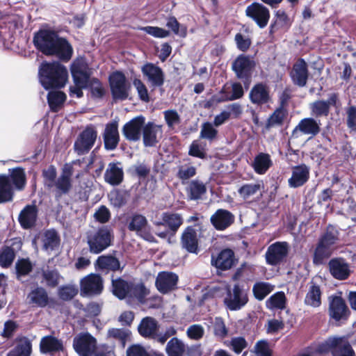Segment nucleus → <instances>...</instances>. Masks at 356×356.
<instances>
[{"instance_id": "nucleus-15", "label": "nucleus", "mask_w": 356, "mask_h": 356, "mask_svg": "<svg viewBox=\"0 0 356 356\" xmlns=\"http://www.w3.org/2000/svg\"><path fill=\"white\" fill-rule=\"evenodd\" d=\"M141 71L152 87H161L163 85L165 75L162 69L159 66L147 63L142 67Z\"/></svg>"}, {"instance_id": "nucleus-34", "label": "nucleus", "mask_w": 356, "mask_h": 356, "mask_svg": "<svg viewBox=\"0 0 356 356\" xmlns=\"http://www.w3.org/2000/svg\"><path fill=\"white\" fill-rule=\"evenodd\" d=\"M38 209L35 205L26 206L19 216V221L25 229L33 227L37 219Z\"/></svg>"}, {"instance_id": "nucleus-25", "label": "nucleus", "mask_w": 356, "mask_h": 356, "mask_svg": "<svg viewBox=\"0 0 356 356\" xmlns=\"http://www.w3.org/2000/svg\"><path fill=\"white\" fill-rule=\"evenodd\" d=\"M103 137L106 149L113 150L116 148L120 139L116 122H112L106 125Z\"/></svg>"}, {"instance_id": "nucleus-49", "label": "nucleus", "mask_w": 356, "mask_h": 356, "mask_svg": "<svg viewBox=\"0 0 356 356\" xmlns=\"http://www.w3.org/2000/svg\"><path fill=\"white\" fill-rule=\"evenodd\" d=\"M149 294V290L143 284H131L129 291V299H136L140 302L144 301L145 298Z\"/></svg>"}, {"instance_id": "nucleus-19", "label": "nucleus", "mask_w": 356, "mask_h": 356, "mask_svg": "<svg viewBox=\"0 0 356 356\" xmlns=\"http://www.w3.org/2000/svg\"><path fill=\"white\" fill-rule=\"evenodd\" d=\"M129 230L136 232L144 239L151 241L153 236L149 232V227L146 218L142 215L136 214L132 216L128 225Z\"/></svg>"}, {"instance_id": "nucleus-22", "label": "nucleus", "mask_w": 356, "mask_h": 356, "mask_svg": "<svg viewBox=\"0 0 356 356\" xmlns=\"http://www.w3.org/2000/svg\"><path fill=\"white\" fill-rule=\"evenodd\" d=\"M234 221V216L227 210L218 209L211 217V222L217 230H225Z\"/></svg>"}, {"instance_id": "nucleus-33", "label": "nucleus", "mask_w": 356, "mask_h": 356, "mask_svg": "<svg viewBox=\"0 0 356 356\" xmlns=\"http://www.w3.org/2000/svg\"><path fill=\"white\" fill-rule=\"evenodd\" d=\"M348 308L344 300L339 296L332 298L330 303V314L336 321H339L346 317Z\"/></svg>"}, {"instance_id": "nucleus-60", "label": "nucleus", "mask_w": 356, "mask_h": 356, "mask_svg": "<svg viewBox=\"0 0 356 356\" xmlns=\"http://www.w3.org/2000/svg\"><path fill=\"white\" fill-rule=\"evenodd\" d=\"M127 356H149V353L145 346L135 343L129 346L126 351Z\"/></svg>"}, {"instance_id": "nucleus-31", "label": "nucleus", "mask_w": 356, "mask_h": 356, "mask_svg": "<svg viewBox=\"0 0 356 356\" xmlns=\"http://www.w3.org/2000/svg\"><path fill=\"white\" fill-rule=\"evenodd\" d=\"M63 341L58 338L49 335L43 337L40 343V350L42 353L53 354L63 350Z\"/></svg>"}, {"instance_id": "nucleus-35", "label": "nucleus", "mask_w": 356, "mask_h": 356, "mask_svg": "<svg viewBox=\"0 0 356 356\" xmlns=\"http://www.w3.org/2000/svg\"><path fill=\"white\" fill-rule=\"evenodd\" d=\"M321 287L313 282H310L305 298V304L312 307H318L321 305Z\"/></svg>"}, {"instance_id": "nucleus-40", "label": "nucleus", "mask_w": 356, "mask_h": 356, "mask_svg": "<svg viewBox=\"0 0 356 356\" xmlns=\"http://www.w3.org/2000/svg\"><path fill=\"white\" fill-rule=\"evenodd\" d=\"M72 173L70 170H64L60 176L56 179L54 187L59 195L67 194L72 188Z\"/></svg>"}, {"instance_id": "nucleus-3", "label": "nucleus", "mask_w": 356, "mask_h": 356, "mask_svg": "<svg viewBox=\"0 0 356 356\" xmlns=\"http://www.w3.org/2000/svg\"><path fill=\"white\" fill-rule=\"evenodd\" d=\"M339 241V231L332 226L329 225L325 232L322 235L315 249L313 262L316 265H321L329 258Z\"/></svg>"}, {"instance_id": "nucleus-41", "label": "nucleus", "mask_w": 356, "mask_h": 356, "mask_svg": "<svg viewBox=\"0 0 356 356\" xmlns=\"http://www.w3.org/2000/svg\"><path fill=\"white\" fill-rule=\"evenodd\" d=\"M131 284L121 278L113 280L112 291L120 299H129Z\"/></svg>"}, {"instance_id": "nucleus-11", "label": "nucleus", "mask_w": 356, "mask_h": 356, "mask_svg": "<svg viewBox=\"0 0 356 356\" xmlns=\"http://www.w3.org/2000/svg\"><path fill=\"white\" fill-rule=\"evenodd\" d=\"M111 90L114 99H125L128 97L129 87L125 76L120 72H113L109 77Z\"/></svg>"}, {"instance_id": "nucleus-55", "label": "nucleus", "mask_w": 356, "mask_h": 356, "mask_svg": "<svg viewBox=\"0 0 356 356\" xmlns=\"http://www.w3.org/2000/svg\"><path fill=\"white\" fill-rule=\"evenodd\" d=\"M147 34L157 38H165L168 37L170 31L158 26H147L140 29Z\"/></svg>"}, {"instance_id": "nucleus-61", "label": "nucleus", "mask_w": 356, "mask_h": 356, "mask_svg": "<svg viewBox=\"0 0 356 356\" xmlns=\"http://www.w3.org/2000/svg\"><path fill=\"white\" fill-rule=\"evenodd\" d=\"M188 154L191 156L197 158H205L206 152L204 149V145L197 140L193 141L190 146Z\"/></svg>"}, {"instance_id": "nucleus-44", "label": "nucleus", "mask_w": 356, "mask_h": 356, "mask_svg": "<svg viewBox=\"0 0 356 356\" xmlns=\"http://www.w3.org/2000/svg\"><path fill=\"white\" fill-rule=\"evenodd\" d=\"M97 268L101 270H117L120 268L119 261L112 256H100L96 261Z\"/></svg>"}, {"instance_id": "nucleus-10", "label": "nucleus", "mask_w": 356, "mask_h": 356, "mask_svg": "<svg viewBox=\"0 0 356 356\" xmlns=\"http://www.w3.org/2000/svg\"><path fill=\"white\" fill-rule=\"evenodd\" d=\"M80 290L82 296L100 294L103 290V281L101 276L97 274L86 276L81 280Z\"/></svg>"}, {"instance_id": "nucleus-7", "label": "nucleus", "mask_w": 356, "mask_h": 356, "mask_svg": "<svg viewBox=\"0 0 356 356\" xmlns=\"http://www.w3.org/2000/svg\"><path fill=\"white\" fill-rule=\"evenodd\" d=\"M248 302V291L238 284L227 289L224 298L225 306L231 311L241 309Z\"/></svg>"}, {"instance_id": "nucleus-21", "label": "nucleus", "mask_w": 356, "mask_h": 356, "mask_svg": "<svg viewBox=\"0 0 356 356\" xmlns=\"http://www.w3.org/2000/svg\"><path fill=\"white\" fill-rule=\"evenodd\" d=\"M309 168L301 164L292 168L291 177L288 183L291 188H298L304 185L309 178Z\"/></svg>"}, {"instance_id": "nucleus-64", "label": "nucleus", "mask_w": 356, "mask_h": 356, "mask_svg": "<svg viewBox=\"0 0 356 356\" xmlns=\"http://www.w3.org/2000/svg\"><path fill=\"white\" fill-rule=\"evenodd\" d=\"M78 292L76 287L74 286H65L59 289V296L64 300H69L74 298Z\"/></svg>"}, {"instance_id": "nucleus-37", "label": "nucleus", "mask_w": 356, "mask_h": 356, "mask_svg": "<svg viewBox=\"0 0 356 356\" xmlns=\"http://www.w3.org/2000/svg\"><path fill=\"white\" fill-rule=\"evenodd\" d=\"M181 245L187 251L195 253L197 250V234L194 229L188 227L182 234Z\"/></svg>"}, {"instance_id": "nucleus-28", "label": "nucleus", "mask_w": 356, "mask_h": 356, "mask_svg": "<svg viewBox=\"0 0 356 356\" xmlns=\"http://www.w3.org/2000/svg\"><path fill=\"white\" fill-rule=\"evenodd\" d=\"M124 177L122 164L118 163H110L104 173L105 181L111 185L120 184Z\"/></svg>"}, {"instance_id": "nucleus-6", "label": "nucleus", "mask_w": 356, "mask_h": 356, "mask_svg": "<svg viewBox=\"0 0 356 356\" xmlns=\"http://www.w3.org/2000/svg\"><path fill=\"white\" fill-rule=\"evenodd\" d=\"M112 238L111 229L107 227L89 232L87 239L90 252L99 254L106 249L111 245Z\"/></svg>"}, {"instance_id": "nucleus-50", "label": "nucleus", "mask_w": 356, "mask_h": 356, "mask_svg": "<svg viewBox=\"0 0 356 356\" xmlns=\"http://www.w3.org/2000/svg\"><path fill=\"white\" fill-rule=\"evenodd\" d=\"M286 297L284 292H277L271 296L266 301V306L269 309H283L285 306Z\"/></svg>"}, {"instance_id": "nucleus-26", "label": "nucleus", "mask_w": 356, "mask_h": 356, "mask_svg": "<svg viewBox=\"0 0 356 356\" xmlns=\"http://www.w3.org/2000/svg\"><path fill=\"white\" fill-rule=\"evenodd\" d=\"M234 263V254L230 249L222 250L216 257H212L211 264L216 268L225 270L232 268Z\"/></svg>"}, {"instance_id": "nucleus-9", "label": "nucleus", "mask_w": 356, "mask_h": 356, "mask_svg": "<svg viewBox=\"0 0 356 356\" xmlns=\"http://www.w3.org/2000/svg\"><path fill=\"white\" fill-rule=\"evenodd\" d=\"M73 346L80 356H91L96 348V339L88 333H81L74 337Z\"/></svg>"}, {"instance_id": "nucleus-48", "label": "nucleus", "mask_w": 356, "mask_h": 356, "mask_svg": "<svg viewBox=\"0 0 356 356\" xmlns=\"http://www.w3.org/2000/svg\"><path fill=\"white\" fill-rule=\"evenodd\" d=\"M273 290V286L267 282L256 283L252 288L254 297L259 300H263Z\"/></svg>"}, {"instance_id": "nucleus-17", "label": "nucleus", "mask_w": 356, "mask_h": 356, "mask_svg": "<svg viewBox=\"0 0 356 356\" xmlns=\"http://www.w3.org/2000/svg\"><path fill=\"white\" fill-rule=\"evenodd\" d=\"M178 276L172 272H160L156 278L155 285L158 291L162 293H167L176 289Z\"/></svg>"}, {"instance_id": "nucleus-52", "label": "nucleus", "mask_w": 356, "mask_h": 356, "mask_svg": "<svg viewBox=\"0 0 356 356\" xmlns=\"http://www.w3.org/2000/svg\"><path fill=\"white\" fill-rule=\"evenodd\" d=\"M166 26L176 35L183 38L186 36V28L181 26L175 17H170L167 19Z\"/></svg>"}, {"instance_id": "nucleus-32", "label": "nucleus", "mask_w": 356, "mask_h": 356, "mask_svg": "<svg viewBox=\"0 0 356 356\" xmlns=\"http://www.w3.org/2000/svg\"><path fill=\"white\" fill-rule=\"evenodd\" d=\"M182 223L183 218L180 214L165 212L162 214V222H157L155 224L167 226L171 230V233L175 234Z\"/></svg>"}, {"instance_id": "nucleus-39", "label": "nucleus", "mask_w": 356, "mask_h": 356, "mask_svg": "<svg viewBox=\"0 0 356 356\" xmlns=\"http://www.w3.org/2000/svg\"><path fill=\"white\" fill-rule=\"evenodd\" d=\"M232 94L231 95H224L225 88H222L220 92V95H213L212 101L213 102H222L225 101H232L239 99L243 95V89L241 83H235L232 86Z\"/></svg>"}, {"instance_id": "nucleus-38", "label": "nucleus", "mask_w": 356, "mask_h": 356, "mask_svg": "<svg viewBox=\"0 0 356 356\" xmlns=\"http://www.w3.org/2000/svg\"><path fill=\"white\" fill-rule=\"evenodd\" d=\"M250 101L255 104L261 105L268 102L269 92L266 86L262 83L255 85L250 92Z\"/></svg>"}, {"instance_id": "nucleus-30", "label": "nucleus", "mask_w": 356, "mask_h": 356, "mask_svg": "<svg viewBox=\"0 0 356 356\" xmlns=\"http://www.w3.org/2000/svg\"><path fill=\"white\" fill-rule=\"evenodd\" d=\"M159 330L158 322L152 317L143 318L138 326L139 334L148 339H155Z\"/></svg>"}, {"instance_id": "nucleus-14", "label": "nucleus", "mask_w": 356, "mask_h": 356, "mask_svg": "<svg viewBox=\"0 0 356 356\" xmlns=\"http://www.w3.org/2000/svg\"><path fill=\"white\" fill-rule=\"evenodd\" d=\"M289 245L286 242H276L270 245L266 253V262L270 265H277L286 257Z\"/></svg>"}, {"instance_id": "nucleus-27", "label": "nucleus", "mask_w": 356, "mask_h": 356, "mask_svg": "<svg viewBox=\"0 0 356 356\" xmlns=\"http://www.w3.org/2000/svg\"><path fill=\"white\" fill-rule=\"evenodd\" d=\"M291 79L296 85L303 87L306 85L308 78L307 65L303 60H299L294 64L291 72Z\"/></svg>"}, {"instance_id": "nucleus-23", "label": "nucleus", "mask_w": 356, "mask_h": 356, "mask_svg": "<svg viewBox=\"0 0 356 356\" xmlns=\"http://www.w3.org/2000/svg\"><path fill=\"white\" fill-rule=\"evenodd\" d=\"M27 300L29 305L43 308L47 306L51 300L43 287L37 286L29 293Z\"/></svg>"}, {"instance_id": "nucleus-43", "label": "nucleus", "mask_w": 356, "mask_h": 356, "mask_svg": "<svg viewBox=\"0 0 356 356\" xmlns=\"http://www.w3.org/2000/svg\"><path fill=\"white\" fill-rule=\"evenodd\" d=\"M186 350L184 343L177 337L171 339L165 347L168 356H183Z\"/></svg>"}, {"instance_id": "nucleus-62", "label": "nucleus", "mask_w": 356, "mask_h": 356, "mask_svg": "<svg viewBox=\"0 0 356 356\" xmlns=\"http://www.w3.org/2000/svg\"><path fill=\"white\" fill-rule=\"evenodd\" d=\"M133 84L138 92L139 98L145 102H148L149 97L145 85L138 79H135Z\"/></svg>"}, {"instance_id": "nucleus-4", "label": "nucleus", "mask_w": 356, "mask_h": 356, "mask_svg": "<svg viewBox=\"0 0 356 356\" xmlns=\"http://www.w3.org/2000/svg\"><path fill=\"white\" fill-rule=\"evenodd\" d=\"M315 351L320 354L331 353L332 356H355V353L345 337L332 336L320 342Z\"/></svg>"}, {"instance_id": "nucleus-12", "label": "nucleus", "mask_w": 356, "mask_h": 356, "mask_svg": "<svg viewBox=\"0 0 356 356\" xmlns=\"http://www.w3.org/2000/svg\"><path fill=\"white\" fill-rule=\"evenodd\" d=\"M70 70L74 83L82 87L88 86L90 72L87 63L83 58L75 60L71 65Z\"/></svg>"}, {"instance_id": "nucleus-16", "label": "nucleus", "mask_w": 356, "mask_h": 356, "mask_svg": "<svg viewBox=\"0 0 356 356\" xmlns=\"http://www.w3.org/2000/svg\"><path fill=\"white\" fill-rule=\"evenodd\" d=\"M145 125V118L137 116L126 123L122 129L124 137L131 141H138Z\"/></svg>"}, {"instance_id": "nucleus-46", "label": "nucleus", "mask_w": 356, "mask_h": 356, "mask_svg": "<svg viewBox=\"0 0 356 356\" xmlns=\"http://www.w3.org/2000/svg\"><path fill=\"white\" fill-rule=\"evenodd\" d=\"M66 99V95L60 91L49 92L47 96L48 103L51 109L58 111Z\"/></svg>"}, {"instance_id": "nucleus-63", "label": "nucleus", "mask_w": 356, "mask_h": 356, "mask_svg": "<svg viewBox=\"0 0 356 356\" xmlns=\"http://www.w3.org/2000/svg\"><path fill=\"white\" fill-rule=\"evenodd\" d=\"M218 131L213 127L210 122H205L202 126L200 136L202 138L212 140L216 138Z\"/></svg>"}, {"instance_id": "nucleus-1", "label": "nucleus", "mask_w": 356, "mask_h": 356, "mask_svg": "<svg viewBox=\"0 0 356 356\" xmlns=\"http://www.w3.org/2000/svg\"><path fill=\"white\" fill-rule=\"evenodd\" d=\"M33 44L43 54L54 56L62 61H69L73 54V48L70 42L51 30L41 29L35 33Z\"/></svg>"}, {"instance_id": "nucleus-42", "label": "nucleus", "mask_w": 356, "mask_h": 356, "mask_svg": "<svg viewBox=\"0 0 356 356\" xmlns=\"http://www.w3.org/2000/svg\"><path fill=\"white\" fill-rule=\"evenodd\" d=\"M32 345L26 337L21 338L17 346L8 353V356H30Z\"/></svg>"}, {"instance_id": "nucleus-53", "label": "nucleus", "mask_w": 356, "mask_h": 356, "mask_svg": "<svg viewBox=\"0 0 356 356\" xmlns=\"http://www.w3.org/2000/svg\"><path fill=\"white\" fill-rule=\"evenodd\" d=\"M56 168L53 165H51L47 169L43 170L42 175L45 186L49 188L54 187V184L56 181Z\"/></svg>"}, {"instance_id": "nucleus-54", "label": "nucleus", "mask_w": 356, "mask_h": 356, "mask_svg": "<svg viewBox=\"0 0 356 356\" xmlns=\"http://www.w3.org/2000/svg\"><path fill=\"white\" fill-rule=\"evenodd\" d=\"M312 113L316 116L327 115L329 113L328 104L325 101H317L311 104Z\"/></svg>"}, {"instance_id": "nucleus-51", "label": "nucleus", "mask_w": 356, "mask_h": 356, "mask_svg": "<svg viewBox=\"0 0 356 356\" xmlns=\"http://www.w3.org/2000/svg\"><path fill=\"white\" fill-rule=\"evenodd\" d=\"M130 334L129 330L126 329L111 328L108 331V337L118 340L122 346H124Z\"/></svg>"}, {"instance_id": "nucleus-24", "label": "nucleus", "mask_w": 356, "mask_h": 356, "mask_svg": "<svg viewBox=\"0 0 356 356\" xmlns=\"http://www.w3.org/2000/svg\"><path fill=\"white\" fill-rule=\"evenodd\" d=\"M321 131L320 120L312 118H306L300 121L293 130V134L299 131L304 135L314 136Z\"/></svg>"}, {"instance_id": "nucleus-57", "label": "nucleus", "mask_w": 356, "mask_h": 356, "mask_svg": "<svg viewBox=\"0 0 356 356\" xmlns=\"http://www.w3.org/2000/svg\"><path fill=\"white\" fill-rule=\"evenodd\" d=\"M204 334V327L199 324L190 325L186 330L187 337L193 340H200Z\"/></svg>"}, {"instance_id": "nucleus-8", "label": "nucleus", "mask_w": 356, "mask_h": 356, "mask_svg": "<svg viewBox=\"0 0 356 356\" xmlns=\"http://www.w3.org/2000/svg\"><path fill=\"white\" fill-rule=\"evenodd\" d=\"M97 131L92 127H88L78 136L74 145L79 155L87 154L93 147L97 139Z\"/></svg>"}, {"instance_id": "nucleus-47", "label": "nucleus", "mask_w": 356, "mask_h": 356, "mask_svg": "<svg viewBox=\"0 0 356 356\" xmlns=\"http://www.w3.org/2000/svg\"><path fill=\"white\" fill-rule=\"evenodd\" d=\"M187 192L191 200H197L205 193L206 187L202 182L197 180L192 181L188 188Z\"/></svg>"}, {"instance_id": "nucleus-56", "label": "nucleus", "mask_w": 356, "mask_h": 356, "mask_svg": "<svg viewBox=\"0 0 356 356\" xmlns=\"http://www.w3.org/2000/svg\"><path fill=\"white\" fill-rule=\"evenodd\" d=\"M15 258V252L10 248L6 247L0 252V265L2 267L9 266Z\"/></svg>"}, {"instance_id": "nucleus-29", "label": "nucleus", "mask_w": 356, "mask_h": 356, "mask_svg": "<svg viewBox=\"0 0 356 356\" xmlns=\"http://www.w3.org/2000/svg\"><path fill=\"white\" fill-rule=\"evenodd\" d=\"M329 268L332 275L341 280L347 279L350 273L349 265L342 259H331Z\"/></svg>"}, {"instance_id": "nucleus-5", "label": "nucleus", "mask_w": 356, "mask_h": 356, "mask_svg": "<svg viewBox=\"0 0 356 356\" xmlns=\"http://www.w3.org/2000/svg\"><path fill=\"white\" fill-rule=\"evenodd\" d=\"M25 173L22 169L13 170L9 175H0V203L11 201L13 196V185L22 189L25 185Z\"/></svg>"}, {"instance_id": "nucleus-45", "label": "nucleus", "mask_w": 356, "mask_h": 356, "mask_svg": "<svg viewBox=\"0 0 356 356\" xmlns=\"http://www.w3.org/2000/svg\"><path fill=\"white\" fill-rule=\"evenodd\" d=\"M42 241L43 249L47 252H51L58 248L59 238L54 230H47L42 234Z\"/></svg>"}, {"instance_id": "nucleus-2", "label": "nucleus", "mask_w": 356, "mask_h": 356, "mask_svg": "<svg viewBox=\"0 0 356 356\" xmlns=\"http://www.w3.org/2000/svg\"><path fill=\"white\" fill-rule=\"evenodd\" d=\"M39 79L45 89L63 88L68 80L67 68L59 62L43 63L39 68Z\"/></svg>"}, {"instance_id": "nucleus-58", "label": "nucleus", "mask_w": 356, "mask_h": 356, "mask_svg": "<svg viewBox=\"0 0 356 356\" xmlns=\"http://www.w3.org/2000/svg\"><path fill=\"white\" fill-rule=\"evenodd\" d=\"M260 189V185L257 184H245L238 189V193L244 198H248L256 194Z\"/></svg>"}, {"instance_id": "nucleus-18", "label": "nucleus", "mask_w": 356, "mask_h": 356, "mask_svg": "<svg viewBox=\"0 0 356 356\" xmlns=\"http://www.w3.org/2000/svg\"><path fill=\"white\" fill-rule=\"evenodd\" d=\"M163 134L162 126L154 122L145 124L143 129V139L144 145L153 147L156 145L161 138Z\"/></svg>"}, {"instance_id": "nucleus-36", "label": "nucleus", "mask_w": 356, "mask_h": 356, "mask_svg": "<svg viewBox=\"0 0 356 356\" xmlns=\"http://www.w3.org/2000/svg\"><path fill=\"white\" fill-rule=\"evenodd\" d=\"M273 164L270 156L266 153H259L254 159L251 166L259 175L265 174Z\"/></svg>"}, {"instance_id": "nucleus-13", "label": "nucleus", "mask_w": 356, "mask_h": 356, "mask_svg": "<svg viewBox=\"0 0 356 356\" xmlns=\"http://www.w3.org/2000/svg\"><path fill=\"white\" fill-rule=\"evenodd\" d=\"M245 14L261 29L266 26L270 19L269 10L259 3H253L248 6L245 10Z\"/></svg>"}, {"instance_id": "nucleus-20", "label": "nucleus", "mask_w": 356, "mask_h": 356, "mask_svg": "<svg viewBox=\"0 0 356 356\" xmlns=\"http://www.w3.org/2000/svg\"><path fill=\"white\" fill-rule=\"evenodd\" d=\"M255 66L254 61L249 56L240 55L232 64V69L239 79L247 78Z\"/></svg>"}, {"instance_id": "nucleus-59", "label": "nucleus", "mask_w": 356, "mask_h": 356, "mask_svg": "<svg viewBox=\"0 0 356 356\" xmlns=\"http://www.w3.org/2000/svg\"><path fill=\"white\" fill-rule=\"evenodd\" d=\"M213 332L215 336L221 339L225 338L228 334L225 324L220 317H216L213 321Z\"/></svg>"}]
</instances>
